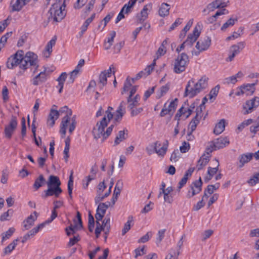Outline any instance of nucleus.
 I'll list each match as a JSON object with an SVG mask.
<instances>
[{"instance_id":"nucleus-1","label":"nucleus","mask_w":259,"mask_h":259,"mask_svg":"<svg viewBox=\"0 0 259 259\" xmlns=\"http://www.w3.org/2000/svg\"><path fill=\"white\" fill-rule=\"evenodd\" d=\"M38 57L36 54L31 52H28L24 55L23 50H18L15 54L10 56L7 61V66L12 69L19 65L20 69L25 71L30 66H34L35 73L39 67Z\"/></svg>"},{"instance_id":"nucleus-2","label":"nucleus","mask_w":259,"mask_h":259,"mask_svg":"<svg viewBox=\"0 0 259 259\" xmlns=\"http://www.w3.org/2000/svg\"><path fill=\"white\" fill-rule=\"evenodd\" d=\"M113 110L112 107L109 106L104 117L100 122H98L96 126L93 128L92 133L94 138L96 140L102 137V142H104L111 135L114 126V124L109 126L106 132L104 131V130L113 118V115L111 112Z\"/></svg>"},{"instance_id":"nucleus-3","label":"nucleus","mask_w":259,"mask_h":259,"mask_svg":"<svg viewBox=\"0 0 259 259\" xmlns=\"http://www.w3.org/2000/svg\"><path fill=\"white\" fill-rule=\"evenodd\" d=\"M48 189L44 191V194L41 195L43 198H47L49 196H55L58 198L62 193V190L60 187L61 182L57 176L51 175L47 182Z\"/></svg>"},{"instance_id":"nucleus-4","label":"nucleus","mask_w":259,"mask_h":259,"mask_svg":"<svg viewBox=\"0 0 259 259\" xmlns=\"http://www.w3.org/2000/svg\"><path fill=\"white\" fill-rule=\"evenodd\" d=\"M72 111L71 109L67 113V114L62 118L60 124V133L62 138H64L66 133V130L69 126V132L72 134L74 131L76 126V116L74 115L72 117Z\"/></svg>"},{"instance_id":"nucleus-5","label":"nucleus","mask_w":259,"mask_h":259,"mask_svg":"<svg viewBox=\"0 0 259 259\" xmlns=\"http://www.w3.org/2000/svg\"><path fill=\"white\" fill-rule=\"evenodd\" d=\"M189 62L188 56L186 53H182L175 61L174 71L177 74L184 72Z\"/></svg>"},{"instance_id":"nucleus-6","label":"nucleus","mask_w":259,"mask_h":259,"mask_svg":"<svg viewBox=\"0 0 259 259\" xmlns=\"http://www.w3.org/2000/svg\"><path fill=\"white\" fill-rule=\"evenodd\" d=\"M65 7L64 3L62 6H60L57 4H54L49 10L51 18L54 21L58 22L61 21L65 16L66 13L64 12Z\"/></svg>"},{"instance_id":"nucleus-7","label":"nucleus","mask_w":259,"mask_h":259,"mask_svg":"<svg viewBox=\"0 0 259 259\" xmlns=\"http://www.w3.org/2000/svg\"><path fill=\"white\" fill-rule=\"evenodd\" d=\"M229 144V140L227 137L218 138L210 144V148H207L206 150V152L207 154H209L213 150L220 149L226 147Z\"/></svg>"},{"instance_id":"nucleus-8","label":"nucleus","mask_w":259,"mask_h":259,"mask_svg":"<svg viewBox=\"0 0 259 259\" xmlns=\"http://www.w3.org/2000/svg\"><path fill=\"white\" fill-rule=\"evenodd\" d=\"M202 181L201 177L198 180L194 181L190 185V189L189 190L187 193V197L191 198L195 195L199 194L202 191Z\"/></svg>"},{"instance_id":"nucleus-9","label":"nucleus","mask_w":259,"mask_h":259,"mask_svg":"<svg viewBox=\"0 0 259 259\" xmlns=\"http://www.w3.org/2000/svg\"><path fill=\"white\" fill-rule=\"evenodd\" d=\"M17 119L15 116H12L8 125L5 127L4 133L6 138L11 139L13 134L17 127Z\"/></svg>"},{"instance_id":"nucleus-10","label":"nucleus","mask_w":259,"mask_h":259,"mask_svg":"<svg viewBox=\"0 0 259 259\" xmlns=\"http://www.w3.org/2000/svg\"><path fill=\"white\" fill-rule=\"evenodd\" d=\"M259 106V97H255L250 100L246 101L243 108L244 112V114H247L251 113L252 110Z\"/></svg>"},{"instance_id":"nucleus-11","label":"nucleus","mask_w":259,"mask_h":259,"mask_svg":"<svg viewBox=\"0 0 259 259\" xmlns=\"http://www.w3.org/2000/svg\"><path fill=\"white\" fill-rule=\"evenodd\" d=\"M255 84L256 83H248L241 86L239 88V91L235 93L236 95L240 96L245 94L246 96H249L252 95L255 90L254 87Z\"/></svg>"},{"instance_id":"nucleus-12","label":"nucleus","mask_w":259,"mask_h":259,"mask_svg":"<svg viewBox=\"0 0 259 259\" xmlns=\"http://www.w3.org/2000/svg\"><path fill=\"white\" fill-rule=\"evenodd\" d=\"M204 109H205V107H201L200 105L197 108L196 111V115L192 119L189 124L192 132H193L196 130L197 125L199 123L200 120L202 117V111Z\"/></svg>"},{"instance_id":"nucleus-13","label":"nucleus","mask_w":259,"mask_h":259,"mask_svg":"<svg viewBox=\"0 0 259 259\" xmlns=\"http://www.w3.org/2000/svg\"><path fill=\"white\" fill-rule=\"evenodd\" d=\"M208 78L205 76H202L197 82L195 83V89L191 92V95H197L202 90L206 89L207 86Z\"/></svg>"},{"instance_id":"nucleus-14","label":"nucleus","mask_w":259,"mask_h":259,"mask_svg":"<svg viewBox=\"0 0 259 259\" xmlns=\"http://www.w3.org/2000/svg\"><path fill=\"white\" fill-rule=\"evenodd\" d=\"M211 45V38L209 36H205L204 38H201L196 43V48L199 52L207 50Z\"/></svg>"},{"instance_id":"nucleus-15","label":"nucleus","mask_w":259,"mask_h":259,"mask_svg":"<svg viewBox=\"0 0 259 259\" xmlns=\"http://www.w3.org/2000/svg\"><path fill=\"white\" fill-rule=\"evenodd\" d=\"M200 34V31H199L197 27L196 26L192 33L188 35L187 39L185 41V44L189 47H192L193 44L198 39Z\"/></svg>"},{"instance_id":"nucleus-16","label":"nucleus","mask_w":259,"mask_h":259,"mask_svg":"<svg viewBox=\"0 0 259 259\" xmlns=\"http://www.w3.org/2000/svg\"><path fill=\"white\" fill-rule=\"evenodd\" d=\"M48 74L46 73V68L33 78L31 81L34 85H38L46 81Z\"/></svg>"},{"instance_id":"nucleus-17","label":"nucleus","mask_w":259,"mask_h":259,"mask_svg":"<svg viewBox=\"0 0 259 259\" xmlns=\"http://www.w3.org/2000/svg\"><path fill=\"white\" fill-rule=\"evenodd\" d=\"M34 215L30 214L23 222V227L25 230H28L30 229L34 224V222L36 220L38 213L36 211L33 212Z\"/></svg>"},{"instance_id":"nucleus-18","label":"nucleus","mask_w":259,"mask_h":259,"mask_svg":"<svg viewBox=\"0 0 259 259\" xmlns=\"http://www.w3.org/2000/svg\"><path fill=\"white\" fill-rule=\"evenodd\" d=\"M28 2L27 0H12L10 6L12 7V12H19L25 6Z\"/></svg>"},{"instance_id":"nucleus-19","label":"nucleus","mask_w":259,"mask_h":259,"mask_svg":"<svg viewBox=\"0 0 259 259\" xmlns=\"http://www.w3.org/2000/svg\"><path fill=\"white\" fill-rule=\"evenodd\" d=\"M253 156V154L251 153H247L246 154H242L238 157V163L237 166L239 168L242 167L244 165L250 161Z\"/></svg>"},{"instance_id":"nucleus-20","label":"nucleus","mask_w":259,"mask_h":259,"mask_svg":"<svg viewBox=\"0 0 259 259\" xmlns=\"http://www.w3.org/2000/svg\"><path fill=\"white\" fill-rule=\"evenodd\" d=\"M59 112L57 110L52 108L48 116L47 123L50 127H53L55 121L59 117Z\"/></svg>"},{"instance_id":"nucleus-21","label":"nucleus","mask_w":259,"mask_h":259,"mask_svg":"<svg viewBox=\"0 0 259 259\" xmlns=\"http://www.w3.org/2000/svg\"><path fill=\"white\" fill-rule=\"evenodd\" d=\"M107 208L104 203H100L98 205L95 214L96 219L102 221L105 215Z\"/></svg>"},{"instance_id":"nucleus-22","label":"nucleus","mask_w":259,"mask_h":259,"mask_svg":"<svg viewBox=\"0 0 259 259\" xmlns=\"http://www.w3.org/2000/svg\"><path fill=\"white\" fill-rule=\"evenodd\" d=\"M228 14H229V11L226 9L218 10L214 15L207 18L205 20V23L207 24H212L217 21V18L219 16Z\"/></svg>"},{"instance_id":"nucleus-23","label":"nucleus","mask_w":259,"mask_h":259,"mask_svg":"<svg viewBox=\"0 0 259 259\" xmlns=\"http://www.w3.org/2000/svg\"><path fill=\"white\" fill-rule=\"evenodd\" d=\"M195 89V79L192 78L191 80H190L186 85L185 93H184V96H188L189 98H193L197 95H191V92L192 90H194Z\"/></svg>"},{"instance_id":"nucleus-24","label":"nucleus","mask_w":259,"mask_h":259,"mask_svg":"<svg viewBox=\"0 0 259 259\" xmlns=\"http://www.w3.org/2000/svg\"><path fill=\"white\" fill-rule=\"evenodd\" d=\"M127 135L128 131L126 129L119 131L118 135L115 139L114 145H117L122 141L125 140L127 138Z\"/></svg>"},{"instance_id":"nucleus-25","label":"nucleus","mask_w":259,"mask_h":259,"mask_svg":"<svg viewBox=\"0 0 259 259\" xmlns=\"http://www.w3.org/2000/svg\"><path fill=\"white\" fill-rule=\"evenodd\" d=\"M240 52V46L233 45L230 47L229 51V55L228 57L226 59V61L227 62L232 61L235 56L239 54Z\"/></svg>"},{"instance_id":"nucleus-26","label":"nucleus","mask_w":259,"mask_h":259,"mask_svg":"<svg viewBox=\"0 0 259 259\" xmlns=\"http://www.w3.org/2000/svg\"><path fill=\"white\" fill-rule=\"evenodd\" d=\"M170 6L167 3H163L159 7L158 13L160 17H165L169 14Z\"/></svg>"},{"instance_id":"nucleus-27","label":"nucleus","mask_w":259,"mask_h":259,"mask_svg":"<svg viewBox=\"0 0 259 259\" xmlns=\"http://www.w3.org/2000/svg\"><path fill=\"white\" fill-rule=\"evenodd\" d=\"M110 37L107 38V39H105L104 43V49L106 50H109L112 46L114 39L116 35V32L115 31H112L109 34Z\"/></svg>"},{"instance_id":"nucleus-28","label":"nucleus","mask_w":259,"mask_h":259,"mask_svg":"<svg viewBox=\"0 0 259 259\" xmlns=\"http://www.w3.org/2000/svg\"><path fill=\"white\" fill-rule=\"evenodd\" d=\"M19 239H16L4 249L3 255L10 254L18 244Z\"/></svg>"},{"instance_id":"nucleus-29","label":"nucleus","mask_w":259,"mask_h":259,"mask_svg":"<svg viewBox=\"0 0 259 259\" xmlns=\"http://www.w3.org/2000/svg\"><path fill=\"white\" fill-rule=\"evenodd\" d=\"M225 128V120L224 119H222L216 124L213 130V133L215 135H219L224 131Z\"/></svg>"},{"instance_id":"nucleus-30","label":"nucleus","mask_w":259,"mask_h":259,"mask_svg":"<svg viewBox=\"0 0 259 259\" xmlns=\"http://www.w3.org/2000/svg\"><path fill=\"white\" fill-rule=\"evenodd\" d=\"M152 5L151 3L145 5L141 11V18H140V22H142L144 21L148 17V11L149 9H151Z\"/></svg>"},{"instance_id":"nucleus-31","label":"nucleus","mask_w":259,"mask_h":259,"mask_svg":"<svg viewBox=\"0 0 259 259\" xmlns=\"http://www.w3.org/2000/svg\"><path fill=\"white\" fill-rule=\"evenodd\" d=\"M209 161V157L208 156L202 155L198 161L197 168L198 170H200L205 166Z\"/></svg>"},{"instance_id":"nucleus-32","label":"nucleus","mask_w":259,"mask_h":259,"mask_svg":"<svg viewBox=\"0 0 259 259\" xmlns=\"http://www.w3.org/2000/svg\"><path fill=\"white\" fill-rule=\"evenodd\" d=\"M46 182V180L44 176L42 175H40L39 177L35 179L33 187L35 190H37L39 188L42 187Z\"/></svg>"},{"instance_id":"nucleus-33","label":"nucleus","mask_w":259,"mask_h":259,"mask_svg":"<svg viewBox=\"0 0 259 259\" xmlns=\"http://www.w3.org/2000/svg\"><path fill=\"white\" fill-rule=\"evenodd\" d=\"M168 146V141L166 140L163 142L162 146L161 148L156 147V153L159 155L161 156H163L165 154L167 150Z\"/></svg>"},{"instance_id":"nucleus-34","label":"nucleus","mask_w":259,"mask_h":259,"mask_svg":"<svg viewBox=\"0 0 259 259\" xmlns=\"http://www.w3.org/2000/svg\"><path fill=\"white\" fill-rule=\"evenodd\" d=\"M133 221V217L130 215L128 217L127 221L125 223L123 228L122 230V235H124L131 229V224H132V225H134Z\"/></svg>"},{"instance_id":"nucleus-35","label":"nucleus","mask_w":259,"mask_h":259,"mask_svg":"<svg viewBox=\"0 0 259 259\" xmlns=\"http://www.w3.org/2000/svg\"><path fill=\"white\" fill-rule=\"evenodd\" d=\"M161 145V144L160 142L156 141L147 146L146 148V150L149 155H151L154 152L156 153V147H160Z\"/></svg>"},{"instance_id":"nucleus-36","label":"nucleus","mask_w":259,"mask_h":259,"mask_svg":"<svg viewBox=\"0 0 259 259\" xmlns=\"http://www.w3.org/2000/svg\"><path fill=\"white\" fill-rule=\"evenodd\" d=\"M56 36H55L47 44L46 46V51L48 52V55H46V57H49L52 52V47L55 46L56 41Z\"/></svg>"},{"instance_id":"nucleus-37","label":"nucleus","mask_w":259,"mask_h":259,"mask_svg":"<svg viewBox=\"0 0 259 259\" xmlns=\"http://www.w3.org/2000/svg\"><path fill=\"white\" fill-rule=\"evenodd\" d=\"M238 21V19L236 18H230L227 22H226L223 26L221 27L222 31H225L228 27L233 26L236 22Z\"/></svg>"},{"instance_id":"nucleus-38","label":"nucleus","mask_w":259,"mask_h":259,"mask_svg":"<svg viewBox=\"0 0 259 259\" xmlns=\"http://www.w3.org/2000/svg\"><path fill=\"white\" fill-rule=\"evenodd\" d=\"M15 229L12 227L9 228V229L6 232L3 233L2 234V239L1 242L3 243L5 241L7 240V239H9L13 234L15 232Z\"/></svg>"},{"instance_id":"nucleus-39","label":"nucleus","mask_w":259,"mask_h":259,"mask_svg":"<svg viewBox=\"0 0 259 259\" xmlns=\"http://www.w3.org/2000/svg\"><path fill=\"white\" fill-rule=\"evenodd\" d=\"M169 89V87L167 84L162 86L157 92L156 98L160 99L168 92Z\"/></svg>"},{"instance_id":"nucleus-40","label":"nucleus","mask_w":259,"mask_h":259,"mask_svg":"<svg viewBox=\"0 0 259 259\" xmlns=\"http://www.w3.org/2000/svg\"><path fill=\"white\" fill-rule=\"evenodd\" d=\"M178 99L177 98H175L174 100L171 101L168 106L167 107V109L168 110L170 109V117L173 115L177 107L178 106Z\"/></svg>"},{"instance_id":"nucleus-41","label":"nucleus","mask_w":259,"mask_h":259,"mask_svg":"<svg viewBox=\"0 0 259 259\" xmlns=\"http://www.w3.org/2000/svg\"><path fill=\"white\" fill-rule=\"evenodd\" d=\"M123 187V183L121 180H118L114 188L113 194L116 196H118Z\"/></svg>"},{"instance_id":"nucleus-42","label":"nucleus","mask_w":259,"mask_h":259,"mask_svg":"<svg viewBox=\"0 0 259 259\" xmlns=\"http://www.w3.org/2000/svg\"><path fill=\"white\" fill-rule=\"evenodd\" d=\"M248 184L250 186H253L259 183V172L256 173L253 175L248 181Z\"/></svg>"},{"instance_id":"nucleus-43","label":"nucleus","mask_w":259,"mask_h":259,"mask_svg":"<svg viewBox=\"0 0 259 259\" xmlns=\"http://www.w3.org/2000/svg\"><path fill=\"white\" fill-rule=\"evenodd\" d=\"M73 177H72V172H71L70 177L69 179L68 182L67 184V187H68V192L69 196V197L70 199H72V190H73Z\"/></svg>"},{"instance_id":"nucleus-44","label":"nucleus","mask_w":259,"mask_h":259,"mask_svg":"<svg viewBox=\"0 0 259 259\" xmlns=\"http://www.w3.org/2000/svg\"><path fill=\"white\" fill-rule=\"evenodd\" d=\"M113 14H108L104 19L103 20H102L100 24H99L98 25V28L99 29H100V28L101 27V24L103 23V22H104V24H103V26L101 29V31H102L104 28L106 27L107 24L108 22H109L110 21V20H111V18L113 17Z\"/></svg>"},{"instance_id":"nucleus-45","label":"nucleus","mask_w":259,"mask_h":259,"mask_svg":"<svg viewBox=\"0 0 259 259\" xmlns=\"http://www.w3.org/2000/svg\"><path fill=\"white\" fill-rule=\"evenodd\" d=\"M220 90V85H217L214 88L211 89L210 91L208 96L209 98L211 100L212 99H215L216 97L217 96L219 91Z\"/></svg>"},{"instance_id":"nucleus-46","label":"nucleus","mask_w":259,"mask_h":259,"mask_svg":"<svg viewBox=\"0 0 259 259\" xmlns=\"http://www.w3.org/2000/svg\"><path fill=\"white\" fill-rule=\"evenodd\" d=\"M243 27H240L237 32H234L232 35L227 37L226 40H230L239 37L243 33Z\"/></svg>"},{"instance_id":"nucleus-47","label":"nucleus","mask_w":259,"mask_h":259,"mask_svg":"<svg viewBox=\"0 0 259 259\" xmlns=\"http://www.w3.org/2000/svg\"><path fill=\"white\" fill-rule=\"evenodd\" d=\"M127 102L128 103V108L130 110H131L134 107L138 106L139 105V102H138L137 101H135L133 99H132V98L128 97Z\"/></svg>"},{"instance_id":"nucleus-48","label":"nucleus","mask_w":259,"mask_h":259,"mask_svg":"<svg viewBox=\"0 0 259 259\" xmlns=\"http://www.w3.org/2000/svg\"><path fill=\"white\" fill-rule=\"evenodd\" d=\"M153 233L152 232H148L145 235L140 238L138 240V243H145L148 241L152 237Z\"/></svg>"},{"instance_id":"nucleus-49","label":"nucleus","mask_w":259,"mask_h":259,"mask_svg":"<svg viewBox=\"0 0 259 259\" xmlns=\"http://www.w3.org/2000/svg\"><path fill=\"white\" fill-rule=\"evenodd\" d=\"M13 211L12 209H9L7 211L3 213L0 217V220L2 222L9 220L11 217V215L12 214Z\"/></svg>"},{"instance_id":"nucleus-50","label":"nucleus","mask_w":259,"mask_h":259,"mask_svg":"<svg viewBox=\"0 0 259 259\" xmlns=\"http://www.w3.org/2000/svg\"><path fill=\"white\" fill-rule=\"evenodd\" d=\"M43 228L42 224H39L36 227L33 228L32 230L29 231L27 234L29 235V236H33L36 234L38 231Z\"/></svg>"},{"instance_id":"nucleus-51","label":"nucleus","mask_w":259,"mask_h":259,"mask_svg":"<svg viewBox=\"0 0 259 259\" xmlns=\"http://www.w3.org/2000/svg\"><path fill=\"white\" fill-rule=\"evenodd\" d=\"M180 155L179 150L175 149L171 155L170 160L172 162H177L179 159Z\"/></svg>"},{"instance_id":"nucleus-52","label":"nucleus","mask_w":259,"mask_h":259,"mask_svg":"<svg viewBox=\"0 0 259 259\" xmlns=\"http://www.w3.org/2000/svg\"><path fill=\"white\" fill-rule=\"evenodd\" d=\"M135 257L137 258L139 256H142L146 253V251L145 249V246H143L142 248H137L135 250Z\"/></svg>"},{"instance_id":"nucleus-53","label":"nucleus","mask_w":259,"mask_h":259,"mask_svg":"<svg viewBox=\"0 0 259 259\" xmlns=\"http://www.w3.org/2000/svg\"><path fill=\"white\" fill-rule=\"evenodd\" d=\"M218 2L219 1H214L207 5V9L209 10V12H212L217 9H220L219 5H217V2Z\"/></svg>"},{"instance_id":"nucleus-54","label":"nucleus","mask_w":259,"mask_h":259,"mask_svg":"<svg viewBox=\"0 0 259 259\" xmlns=\"http://www.w3.org/2000/svg\"><path fill=\"white\" fill-rule=\"evenodd\" d=\"M253 122L252 119H248L243 121L238 127L239 131H242L245 126H247Z\"/></svg>"},{"instance_id":"nucleus-55","label":"nucleus","mask_w":259,"mask_h":259,"mask_svg":"<svg viewBox=\"0 0 259 259\" xmlns=\"http://www.w3.org/2000/svg\"><path fill=\"white\" fill-rule=\"evenodd\" d=\"M78 73L77 70H73L69 74V78L67 81L68 83H73Z\"/></svg>"},{"instance_id":"nucleus-56","label":"nucleus","mask_w":259,"mask_h":259,"mask_svg":"<svg viewBox=\"0 0 259 259\" xmlns=\"http://www.w3.org/2000/svg\"><path fill=\"white\" fill-rule=\"evenodd\" d=\"M215 160L218 164L217 167L213 168L208 167L207 170V175H210L212 177L214 174H215L217 172L219 166V163L218 160L216 159Z\"/></svg>"},{"instance_id":"nucleus-57","label":"nucleus","mask_w":259,"mask_h":259,"mask_svg":"<svg viewBox=\"0 0 259 259\" xmlns=\"http://www.w3.org/2000/svg\"><path fill=\"white\" fill-rule=\"evenodd\" d=\"M156 59H154L153 61V62L151 64L147 66V67L145 69V71L146 72V75H149L151 72L153 71L154 66L156 65Z\"/></svg>"},{"instance_id":"nucleus-58","label":"nucleus","mask_w":259,"mask_h":259,"mask_svg":"<svg viewBox=\"0 0 259 259\" xmlns=\"http://www.w3.org/2000/svg\"><path fill=\"white\" fill-rule=\"evenodd\" d=\"M9 176V172L7 169H5L2 171V175L1 180V183L6 184L7 182Z\"/></svg>"},{"instance_id":"nucleus-59","label":"nucleus","mask_w":259,"mask_h":259,"mask_svg":"<svg viewBox=\"0 0 259 259\" xmlns=\"http://www.w3.org/2000/svg\"><path fill=\"white\" fill-rule=\"evenodd\" d=\"M190 148V145L188 143H187L186 142L184 141L182 145L180 146V149L181 153H184L188 151V150Z\"/></svg>"},{"instance_id":"nucleus-60","label":"nucleus","mask_w":259,"mask_h":259,"mask_svg":"<svg viewBox=\"0 0 259 259\" xmlns=\"http://www.w3.org/2000/svg\"><path fill=\"white\" fill-rule=\"evenodd\" d=\"M73 222L74 223V226H72V225L71 224L69 226H68V227H66L65 228V231H68V230L71 231H72V234H73L75 233V231H76V230H77V228H78V225L76 224V220L74 219L73 220Z\"/></svg>"},{"instance_id":"nucleus-61","label":"nucleus","mask_w":259,"mask_h":259,"mask_svg":"<svg viewBox=\"0 0 259 259\" xmlns=\"http://www.w3.org/2000/svg\"><path fill=\"white\" fill-rule=\"evenodd\" d=\"M108 76L105 74V72H101L99 77V83H103L107 84V78Z\"/></svg>"},{"instance_id":"nucleus-62","label":"nucleus","mask_w":259,"mask_h":259,"mask_svg":"<svg viewBox=\"0 0 259 259\" xmlns=\"http://www.w3.org/2000/svg\"><path fill=\"white\" fill-rule=\"evenodd\" d=\"M131 86L132 83L130 82V79L129 77H127L124 82V86L123 88V91L121 92V94H123L124 92L127 91Z\"/></svg>"},{"instance_id":"nucleus-63","label":"nucleus","mask_w":259,"mask_h":259,"mask_svg":"<svg viewBox=\"0 0 259 259\" xmlns=\"http://www.w3.org/2000/svg\"><path fill=\"white\" fill-rule=\"evenodd\" d=\"M166 231L165 229L159 230L157 233V238L156 240L157 243H160L164 237V234Z\"/></svg>"},{"instance_id":"nucleus-64","label":"nucleus","mask_w":259,"mask_h":259,"mask_svg":"<svg viewBox=\"0 0 259 259\" xmlns=\"http://www.w3.org/2000/svg\"><path fill=\"white\" fill-rule=\"evenodd\" d=\"M179 252L176 253L175 250H171L168 254L166 256L165 259H178Z\"/></svg>"}]
</instances>
